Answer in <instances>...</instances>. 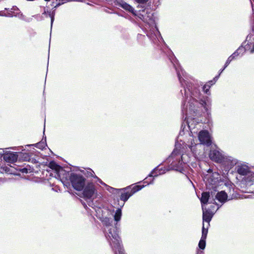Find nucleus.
Returning <instances> with one entry per match:
<instances>
[{"mask_svg":"<svg viewBox=\"0 0 254 254\" xmlns=\"http://www.w3.org/2000/svg\"><path fill=\"white\" fill-rule=\"evenodd\" d=\"M245 49L248 51H250L251 53L254 52V43L252 42H248L245 45Z\"/></svg>","mask_w":254,"mask_h":254,"instance_id":"15","label":"nucleus"},{"mask_svg":"<svg viewBox=\"0 0 254 254\" xmlns=\"http://www.w3.org/2000/svg\"><path fill=\"white\" fill-rule=\"evenodd\" d=\"M136 15L143 21L146 23H149L151 20L152 14H151L148 10H146L145 9L139 11Z\"/></svg>","mask_w":254,"mask_h":254,"instance_id":"7","label":"nucleus"},{"mask_svg":"<svg viewBox=\"0 0 254 254\" xmlns=\"http://www.w3.org/2000/svg\"><path fill=\"white\" fill-rule=\"evenodd\" d=\"M122 215V211L120 209H118L116 212V213L114 216L115 220L116 221H119Z\"/></svg>","mask_w":254,"mask_h":254,"instance_id":"19","label":"nucleus"},{"mask_svg":"<svg viewBox=\"0 0 254 254\" xmlns=\"http://www.w3.org/2000/svg\"><path fill=\"white\" fill-rule=\"evenodd\" d=\"M251 39V37H247V41L248 42L249 40H250Z\"/></svg>","mask_w":254,"mask_h":254,"instance_id":"28","label":"nucleus"},{"mask_svg":"<svg viewBox=\"0 0 254 254\" xmlns=\"http://www.w3.org/2000/svg\"><path fill=\"white\" fill-rule=\"evenodd\" d=\"M208 233L207 228H205L204 227V225H203L202 229V236L203 239H206L207 235Z\"/></svg>","mask_w":254,"mask_h":254,"instance_id":"23","label":"nucleus"},{"mask_svg":"<svg viewBox=\"0 0 254 254\" xmlns=\"http://www.w3.org/2000/svg\"><path fill=\"white\" fill-rule=\"evenodd\" d=\"M178 75L179 78V79H180V82H181V83H182V81L181 80V79H180V74H179V73H178ZM182 84H183V83H182Z\"/></svg>","mask_w":254,"mask_h":254,"instance_id":"29","label":"nucleus"},{"mask_svg":"<svg viewBox=\"0 0 254 254\" xmlns=\"http://www.w3.org/2000/svg\"><path fill=\"white\" fill-rule=\"evenodd\" d=\"M237 172L241 175H248L249 170L247 167L239 166L237 169Z\"/></svg>","mask_w":254,"mask_h":254,"instance_id":"13","label":"nucleus"},{"mask_svg":"<svg viewBox=\"0 0 254 254\" xmlns=\"http://www.w3.org/2000/svg\"><path fill=\"white\" fill-rule=\"evenodd\" d=\"M153 172H152V173H151V174H150V176H153Z\"/></svg>","mask_w":254,"mask_h":254,"instance_id":"31","label":"nucleus"},{"mask_svg":"<svg viewBox=\"0 0 254 254\" xmlns=\"http://www.w3.org/2000/svg\"><path fill=\"white\" fill-rule=\"evenodd\" d=\"M21 172L23 173H28V170L26 168H23L21 169Z\"/></svg>","mask_w":254,"mask_h":254,"instance_id":"26","label":"nucleus"},{"mask_svg":"<svg viewBox=\"0 0 254 254\" xmlns=\"http://www.w3.org/2000/svg\"><path fill=\"white\" fill-rule=\"evenodd\" d=\"M121 6L126 10L130 12H131L133 15H136V13L134 10V8L129 4H127L126 2L123 3L121 4Z\"/></svg>","mask_w":254,"mask_h":254,"instance_id":"12","label":"nucleus"},{"mask_svg":"<svg viewBox=\"0 0 254 254\" xmlns=\"http://www.w3.org/2000/svg\"><path fill=\"white\" fill-rule=\"evenodd\" d=\"M198 139L201 144L209 146L211 144L210 136L207 131L202 130L199 132Z\"/></svg>","mask_w":254,"mask_h":254,"instance_id":"5","label":"nucleus"},{"mask_svg":"<svg viewBox=\"0 0 254 254\" xmlns=\"http://www.w3.org/2000/svg\"><path fill=\"white\" fill-rule=\"evenodd\" d=\"M230 63L227 60L225 63V66H224V67L223 69H222L221 71V73L223 71V70L228 65V64H230Z\"/></svg>","mask_w":254,"mask_h":254,"instance_id":"27","label":"nucleus"},{"mask_svg":"<svg viewBox=\"0 0 254 254\" xmlns=\"http://www.w3.org/2000/svg\"><path fill=\"white\" fill-rule=\"evenodd\" d=\"M136 2H137L138 3H145V2H146L148 0H135Z\"/></svg>","mask_w":254,"mask_h":254,"instance_id":"25","label":"nucleus"},{"mask_svg":"<svg viewBox=\"0 0 254 254\" xmlns=\"http://www.w3.org/2000/svg\"><path fill=\"white\" fill-rule=\"evenodd\" d=\"M227 194L224 191H221L217 193L215 198L221 202H224L227 199Z\"/></svg>","mask_w":254,"mask_h":254,"instance_id":"10","label":"nucleus"},{"mask_svg":"<svg viewBox=\"0 0 254 254\" xmlns=\"http://www.w3.org/2000/svg\"><path fill=\"white\" fill-rule=\"evenodd\" d=\"M210 87V85L209 84H205L203 86V89L206 94H208Z\"/></svg>","mask_w":254,"mask_h":254,"instance_id":"24","label":"nucleus"},{"mask_svg":"<svg viewBox=\"0 0 254 254\" xmlns=\"http://www.w3.org/2000/svg\"><path fill=\"white\" fill-rule=\"evenodd\" d=\"M143 187L141 186H135L132 188L131 190L130 191V193H131V195H132L135 192L140 190Z\"/></svg>","mask_w":254,"mask_h":254,"instance_id":"21","label":"nucleus"},{"mask_svg":"<svg viewBox=\"0 0 254 254\" xmlns=\"http://www.w3.org/2000/svg\"><path fill=\"white\" fill-rule=\"evenodd\" d=\"M209 156L212 160L218 163H221L224 159L223 155L217 150H211Z\"/></svg>","mask_w":254,"mask_h":254,"instance_id":"6","label":"nucleus"},{"mask_svg":"<svg viewBox=\"0 0 254 254\" xmlns=\"http://www.w3.org/2000/svg\"><path fill=\"white\" fill-rule=\"evenodd\" d=\"M70 180L74 189L77 190H83L85 185V179L83 177L72 174L70 177Z\"/></svg>","mask_w":254,"mask_h":254,"instance_id":"3","label":"nucleus"},{"mask_svg":"<svg viewBox=\"0 0 254 254\" xmlns=\"http://www.w3.org/2000/svg\"><path fill=\"white\" fill-rule=\"evenodd\" d=\"M83 189V196L85 199H94L96 197L97 191L93 183H88Z\"/></svg>","mask_w":254,"mask_h":254,"instance_id":"4","label":"nucleus"},{"mask_svg":"<svg viewBox=\"0 0 254 254\" xmlns=\"http://www.w3.org/2000/svg\"><path fill=\"white\" fill-rule=\"evenodd\" d=\"M132 195L129 191H127L126 192L123 193L120 197L121 200L126 201H127L128 198L131 196Z\"/></svg>","mask_w":254,"mask_h":254,"instance_id":"16","label":"nucleus"},{"mask_svg":"<svg viewBox=\"0 0 254 254\" xmlns=\"http://www.w3.org/2000/svg\"><path fill=\"white\" fill-rule=\"evenodd\" d=\"M209 196V193L207 192H204L202 193L201 197L200 198V201L202 203V205H203L204 206L205 204H207Z\"/></svg>","mask_w":254,"mask_h":254,"instance_id":"11","label":"nucleus"},{"mask_svg":"<svg viewBox=\"0 0 254 254\" xmlns=\"http://www.w3.org/2000/svg\"><path fill=\"white\" fill-rule=\"evenodd\" d=\"M246 181L247 182H254V174L252 173H249L246 178Z\"/></svg>","mask_w":254,"mask_h":254,"instance_id":"22","label":"nucleus"},{"mask_svg":"<svg viewBox=\"0 0 254 254\" xmlns=\"http://www.w3.org/2000/svg\"><path fill=\"white\" fill-rule=\"evenodd\" d=\"M196 144H195L194 142L193 139H191L190 141V143L188 145V146L190 149V151L192 153H194L195 152V146Z\"/></svg>","mask_w":254,"mask_h":254,"instance_id":"17","label":"nucleus"},{"mask_svg":"<svg viewBox=\"0 0 254 254\" xmlns=\"http://www.w3.org/2000/svg\"><path fill=\"white\" fill-rule=\"evenodd\" d=\"M205 240L206 239H203L202 237L201 238L200 240L199 241L198 246L199 248L202 250L205 249Z\"/></svg>","mask_w":254,"mask_h":254,"instance_id":"20","label":"nucleus"},{"mask_svg":"<svg viewBox=\"0 0 254 254\" xmlns=\"http://www.w3.org/2000/svg\"><path fill=\"white\" fill-rule=\"evenodd\" d=\"M3 158L7 162L13 163L17 161L18 155L16 153H9L5 154Z\"/></svg>","mask_w":254,"mask_h":254,"instance_id":"9","label":"nucleus"},{"mask_svg":"<svg viewBox=\"0 0 254 254\" xmlns=\"http://www.w3.org/2000/svg\"><path fill=\"white\" fill-rule=\"evenodd\" d=\"M106 219H107V222H109V219H107V218H106ZM106 224L107 225V223H106Z\"/></svg>","mask_w":254,"mask_h":254,"instance_id":"30","label":"nucleus"},{"mask_svg":"<svg viewBox=\"0 0 254 254\" xmlns=\"http://www.w3.org/2000/svg\"><path fill=\"white\" fill-rule=\"evenodd\" d=\"M202 208L203 210V220L209 223L211 218L213 215V213L204 208V206L202 205Z\"/></svg>","mask_w":254,"mask_h":254,"instance_id":"8","label":"nucleus"},{"mask_svg":"<svg viewBox=\"0 0 254 254\" xmlns=\"http://www.w3.org/2000/svg\"><path fill=\"white\" fill-rule=\"evenodd\" d=\"M243 48H239L236 52L233 53L232 55L228 58L227 61L230 63L236 56H237L241 52H243Z\"/></svg>","mask_w":254,"mask_h":254,"instance_id":"14","label":"nucleus"},{"mask_svg":"<svg viewBox=\"0 0 254 254\" xmlns=\"http://www.w3.org/2000/svg\"><path fill=\"white\" fill-rule=\"evenodd\" d=\"M107 238L111 246L115 251V254H117V251L120 254H122L123 249L120 245V238L114 228L112 230L111 229L109 230Z\"/></svg>","mask_w":254,"mask_h":254,"instance_id":"2","label":"nucleus"},{"mask_svg":"<svg viewBox=\"0 0 254 254\" xmlns=\"http://www.w3.org/2000/svg\"><path fill=\"white\" fill-rule=\"evenodd\" d=\"M53 18H52V19H51V22H52V23H53Z\"/></svg>","mask_w":254,"mask_h":254,"instance_id":"32","label":"nucleus"},{"mask_svg":"<svg viewBox=\"0 0 254 254\" xmlns=\"http://www.w3.org/2000/svg\"><path fill=\"white\" fill-rule=\"evenodd\" d=\"M49 166L50 168L55 170L56 171H58L60 168V166L53 161L49 163Z\"/></svg>","mask_w":254,"mask_h":254,"instance_id":"18","label":"nucleus"},{"mask_svg":"<svg viewBox=\"0 0 254 254\" xmlns=\"http://www.w3.org/2000/svg\"><path fill=\"white\" fill-rule=\"evenodd\" d=\"M170 157L174 159L172 163V167L180 172L183 170L184 165L189 161V157L187 154L181 155L177 149L173 151Z\"/></svg>","mask_w":254,"mask_h":254,"instance_id":"1","label":"nucleus"}]
</instances>
